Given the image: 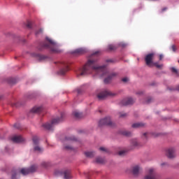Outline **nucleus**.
<instances>
[{"label":"nucleus","mask_w":179,"mask_h":179,"mask_svg":"<svg viewBox=\"0 0 179 179\" xmlns=\"http://www.w3.org/2000/svg\"><path fill=\"white\" fill-rule=\"evenodd\" d=\"M99 150L105 152H108V150L103 147L100 148Z\"/></svg>","instance_id":"nucleus-30"},{"label":"nucleus","mask_w":179,"mask_h":179,"mask_svg":"<svg viewBox=\"0 0 179 179\" xmlns=\"http://www.w3.org/2000/svg\"><path fill=\"white\" fill-rule=\"evenodd\" d=\"M14 127L16 129H20V123H15V124H14Z\"/></svg>","instance_id":"nucleus-38"},{"label":"nucleus","mask_w":179,"mask_h":179,"mask_svg":"<svg viewBox=\"0 0 179 179\" xmlns=\"http://www.w3.org/2000/svg\"><path fill=\"white\" fill-rule=\"evenodd\" d=\"M163 57H164V56H163L162 55H160L159 56V60H162Z\"/></svg>","instance_id":"nucleus-43"},{"label":"nucleus","mask_w":179,"mask_h":179,"mask_svg":"<svg viewBox=\"0 0 179 179\" xmlns=\"http://www.w3.org/2000/svg\"><path fill=\"white\" fill-rule=\"evenodd\" d=\"M147 135H148V133H144V134H143V136L145 138H147Z\"/></svg>","instance_id":"nucleus-44"},{"label":"nucleus","mask_w":179,"mask_h":179,"mask_svg":"<svg viewBox=\"0 0 179 179\" xmlns=\"http://www.w3.org/2000/svg\"><path fill=\"white\" fill-rule=\"evenodd\" d=\"M43 30L41 29H40L38 31H37L36 32H35V34H36V36H38V35L40 34H43Z\"/></svg>","instance_id":"nucleus-32"},{"label":"nucleus","mask_w":179,"mask_h":179,"mask_svg":"<svg viewBox=\"0 0 179 179\" xmlns=\"http://www.w3.org/2000/svg\"><path fill=\"white\" fill-rule=\"evenodd\" d=\"M11 140L16 143H20L25 141V139L22 136H15L11 138Z\"/></svg>","instance_id":"nucleus-11"},{"label":"nucleus","mask_w":179,"mask_h":179,"mask_svg":"<svg viewBox=\"0 0 179 179\" xmlns=\"http://www.w3.org/2000/svg\"><path fill=\"white\" fill-rule=\"evenodd\" d=\"M76 92L78 94H80L82 93V89L78 88L76 90Z\"/></svg>","instance_id":"nucleus-40"},{"label":"nucleus","mask_w":179,"mask_h":179,"mask_svg":"<svg viewBox=\"0 0 179 179\" xmlns=\"http://www.w3.org/2000/svg\"><path fill=\"white\" fill-rule=\"evenodd\" d=\"M3 98V96H0V100Z\"/></svg>","instance_id":"nucleus-48"},{"label":"nucleus","mask_w":179,"mask_h":179,"mask_svg":"<svg viewBox=\"0 0 179 179\" xmlns=\"http://www.w3.org/2000/svg\"><path fill=\"white\" fill-rule=\"evenodd\" d=\"M171 50L173 51V52H176L177 50V48H176V46L173 45L171 46Z\"/></svg>","instance_id":"nucleus-39"},{"label":"nucleus","mask_w":179,"mask_h":179,"mask_svg":"<svg viewBox=\"0 0 179 179\" xmlns=\"http://www.w3.org/2000/svg\"><path fill=\"white\" fill-rule=\"evenodd\" d=\"M45 39L48 42L42 43L41 45V48H38L39 50H42L43 49H49L51 52L55 53L60 52L55 42L48 37H46Z\"/></svg>","instance_id":"nucleus-2"},{"label":"nucleus","mask_w":179,"mask_h":179,"mask_svg":"<svg viewBox=\"0 0 179 179\" xmlns=\"http://www.w3.org/2000/svg\"><path fill=\"white\" fill-rule=\"evenodd\" d=\"M16 173L13 174L12 179H15Z\"/></svg>","instance_id":"nucleus-45"},{"label":"nucleus","mask_w":179,"mask_h":179,"mask_svg":"<svg viewBox=\"0 0 179 179\" xmlns=\"http://www.w3.org/2000/svg\"><path fill=\"white\" fill-rule=\"evenodd\" d=\"M64 149L66 150H73V148L70 145H67V146H64Z\"/></svg>","instance_id":"nucleus-29"},{"label":"nucleus","mask_w":179,"mask_h":179,"mask_svg":"<svg viewBox=\"0 0 179 179\" xmlns=\"http://www.w3.org/2000/svg\"><path fill=\"white\" fill-rule=\"evenodd\" d=\"M167 10H168V8H167V7H164V8H162L161 13H164V12H165V11Z\"/></svg>","instance_id":"nucleus-41"},{"label":"nucleus","mask_w":179,"mask_h":179,"mask_svg":"<svg viewBox=\"0 0 179 179\" xmlns=\"http://www.w3.org/2000/svg\"><path fill=\"white\" fill-rule=\"evenodd\" d=\"M92 71H94V72H96L98 75L101 74V78L107 76V78L104 79L105 84L110 83V80L117 76L116 73H112L110 74L108 73L105 66H99L96 64V59H89L84 67L83 69H80L76 72V74L77 76H84V75L92 73Z\"/></svg>","instance_id":"nucleus-1"},{"label":"nucleus","mask_w":179,"mask_h":179,"mask_svg":"<svg viewBox=\"0 0 179 179\" xmlns=\"http://www.w3.org/2000/svg\"><path fill=\"white\" fill-rule=\"evenodd\" d=\"M34 150L37 151L38 152H42L43 151V150L39 146H36L35 148H34Z\"/></svg>","instance_id":"nucleus-28"},{"label":"nucleus","mask_w":179,"mask_h":179,"mask_svg":"<svg viewBox=\"0 0 179 179\" xmlns=\"http://www.w3.org/2000/svg\"><path fill=\"white\" fill-rule=\"evenodd\" d=\"M165 164H166L165 163H163V164H162L161 165H162V166H164V165H165Z\"/></svg>","instance_id":"nucleus-49"},{"label":"nucleus","mask_w":179,"mask_h":179,"mask_svg":"<svg viewBox=\"0 0 179 179\" xmlns=\"http://www.w3.org/2000/svg\"><path fill=\"white\" fill-rule=\"evenodd\" d=\"M32 141L34 142V145H36L39 143V138L37 136H34L32 138Z\"/></svg>","instance_id":"nucleus-22"},{"label":"nucleus","mask_w":179,"mask_h":179,"mask_svg":"<svg viewBox=\"0 0 179 179\" xmlns=\"http://www.w3.org/2000/svg\"><path fill=\"white\" fill-rule=\"evenodd\" d=\"M146 126L145 123L143 122H136L132 124L133 128H143Z\"/></svg>","instance_id":"nucleus-16"},{"label":"nucleus","mask_w":179,"mask_h":179,"mask_svg":"<svg viewBox=\"0 0 179 179\" xmlns=\"http://www.w3.org/2000/svg\"><path fill=\"white\" fill-rule=\"evenodd\" d=\"M153 99L152 98H148L147 101H145V103H150Z\"/></svg>","instance_id":"nucleus-34"},{"label":"nucleus","mask_w":179,"mask_h":179,"mask_svg":"<svg viewBox=\"0 0 179 179\" xmlns=\"http://www.w3.org/2000/svg\"><path fill=\"white\" fill-rule=\"evenodd\" d=\"M131 144L134 147H138L139 146V143H138L137 140H132L131 142Z\"/></svg>","instance_id":"nucleus-23"},{"label":"nucleus","mask_w":179,"mask_h":179,"mask_svg":"<svg viewBox=\"0 0 179 179\" xmlns=\"http://www.w3.org/2000/svg\"><path fill=\"white\" fill-rule=\"evenodd\" d=\"M37 170V166L34 165L29 169H22L20 171V173H22L24 176L28 175L30 173H34Z\"/></svg>","instance_id":"nucleus-9"},{"label":"nucleus","mask_w":179,"mask_h":179,"mask_svg":"<svg viewBox=\"0 0 179 179\" xmlns=\"http://www.w3.org/2000/svg\"><path fill=\"white\" fill-rule=\"evenodd\" d=\"M155 56V52H151L145 56L144 60L145 62V64L148 66H152L153 62V59Z\"/></svg>","instance_id":"nucleus-8"},{"label":"nucleus","mask_w":179,"mask_h":179,"mask_svg":"<svg viewBox=\"0 0 179 179\" xmlns=\"http://www.w3.org/2000/svg\"><path fill=\"white\" fill-rule=\"evenodd\" d=\"M43 110V106H35L31 109V113L38 114Z\"/></svg>","instance_id":"nucleus-12"},{"label":"nucleus","mask_w":179,"mask_h":179,"mask_svg":"<svg viewBox=\"0 0 179 179\" xmlns=\"http://www.w3.org/2000/svg\"><path fill=\"white\" fill-rule=\"evenodd\" d=\"M113 125L114 124L112 122L111 119L109 116L101 119L99 122V127H103V126L113 127Z\"/></svg>","instance_id":"nucleus-7"},{"label":"nucleus","mask_w":179,"mask_h":179,"mask_svg":"<svg viewBox=\"0 0 179 179\" xmlns=\"http://www.w3.org/2000/svg\"><path fill=\"white\" fill-rule=\"evenodd\" d=\"M55 64H58L60 69L57 72L58 75H66V72L69 71V64L66 62H55Z\"/></svg>","instance_id":"nucleus-4"},{"label":"nucleus","mask_w":179,"mask_h":179,"mask_svg":"<svg viewBox=\"0 0 179 179\" xmlns=\"http://www.w3.org/2000/svg\"><path fill=\"white\" fill-rule=\"evenodd\" d=\"M122 80L124 83H127L129 80V78L125 77V78H122Z\"/></svg>","instance_id":"nucleus-35"},{"label":"nucleus","mask_w":179,"mask_h":179,"mask_svg":"<svg viewBox=\"0 0 179 179\" xmlns=\"http://www.w3.org/2000/svg\"><path fill=\"white\" fill-rule=\"evenodd\" d=\"M36 57L37 60H38L39 62L45 61V60H46L48 58L45 55H38V54H37L36 55Z\"/></svg>","instance_id":"nucleus-17"},{"label":"nucleus","mask_w":179,"mask_h":179,"mask_svg":"<svg viewBox=\"0 0 179 179\" xmlns=\"http://www.w3.org/2000/svg\"><path fill=\"white\" fill-rule=\"evenodd\" d=\"M140 171H141V168L138 166H136L133 168L132 172L134 176H138Z\"/></svg>","instance_id":"nucleus-18"},{"label":"nucleus","mask_w":179,"mask_h":179,"mask_svg":"<svg viewBox=\"0 0 179 179\" xmlns=\"http://www.w3.org/2000/svg\"><path fill=\"white\" fill-rule=\"evenodd\" d=\"M94 155H95L94 152H92V151H87V152H85V155L87 157H90V158L93 157L94 156Z\"/></svg>","instance_id":"nucleus-20"},{"label":"nucleus","mask_w":179,"mask_h":179,"mask_svg":"<svg viewBox=\"0 0 179 179\" xmlns=\"http://www.w3.org/2000/svg\"><path fill=\"white\" fill-rule=\"evenodd\" d=\"M98 54V52H94L93 55H92V56H94V55H97Z\"/></svg>","instance_id":"nucleus-46"},{"label":"nucleus","mask_w":179,"mask_h":179,"mask_svg":"<svg viewBox=\"0 0 179 179\" xmlns=\"http://www.w3.org/2000/svg\"><path fill=\"white\" fill-rule=\"evenodd\" d=\"M178 91H179V87H178Z\"/></svg>","instance_id":"nucleus-52"},{"label":"nucleus","mask_w":179,"mask_h":179,"mask_svg":"<svg viewBox=\"0 0 179 179\" xmlns=\"http://www.w3.org/2000/svg\"><path fill=\"white\" fill-rule=\"evenodd\" d=\"M108 62H112L113 61L111 59L107 60Z\"/></svg>","instance_id":"nucleus-47"},{"label":"nucleus","mask_w":179,"mask_h":179,"mask_svg":"<svg viewBox=\"0 0 179 179\" xmlns=\"http://www.w3.org/2000/svg\"><path fill=\"white\" fill-rule=\"evenodd\" d=\"M117 49V48L115 46V45H109L108 46V50H109V51H114V50H115Z\"/></svg>","instance_id":"nucleus-24"},{"label":"nucleus","mask_w":179,"mask_h":179,"mask_svg":"<svg viewBox=\"0 0 179 179\" xmlns=\"http://www.w3.org/2000/svg\"><path fill=\"white\" fill-rule=\"evenodd\" d=\"M121 134L123 136H127V137H130L132 135V133H131V131H128V130H122L121 131Z\"/></svg>","instance_id":"nucleus-19"},{"label":"nucleus","mask_w":179,"mask_h":179,"mask_svg":"<svg viewBox=\"0 0 179 179\" xmlns=\"http://www.w3.org/2000/svg\"><path fill=\"white\" fill-rule=\"evenodd\" d=\"M178 63H179V61H178Z\"/></svg>","instance_id":"nucleus-53"},{"label":"nucleus","mask_w":179,"mask_h":179,"mask_svg":"<svg viewBox=\"0 0 179 179\" xmlns=\"http://www.w3.org/2000/svg\"><path fill=\"white\" fill-rule=\"evenodd\" d=\"M125 154H126V151L124 150L119 152V155L120 156H124Z\"/></svg>","instance_id":"nucleus-36"},{"label":"nucleus","mask_w":179,"mask_h":179,"mask_svg":"<svg viewBox=\"0 0 179 179\" xmlns=\"http://www.w3.org/2000/svg\"><path fill=\"white\" fill-rule=\"evenodd\" d=\"M117 95L116 93L112 92L109 90H104L101 92H100L98 95L97 97L99 100H103L106 97L110 96V97H114Z\"/></svg>","instance_id":"nucleus-5"},{"label":"nucleus","mask_w":179,"mask_h":179,"mask_svg":"<svg viewBox=\"0 0 179 179\" xmlns=\"http://www.w3.org/2000/svg\"><path fill=\"white\" fill-rule=\"evenodd\" d=\"M176 150L174 148H170L167 150L166 152V156L169 158V159H173V157H176Z\"/></svg>","instance_id":"nucleus-13"},{"label":"nucleus","mask_w":179,"mask_h":179,"mask_svg":"<svg viewBox=\"0 0 179 179\" xmlns=\"http://www.w3.org/2000/svg\"><path fill=\"white\" fill-rule=\"evenodd\" d=\"M31 22H29V21H28V22H27V27L31 29Z\"/></svg>","instance_id":"nucleus-37"},{"label":"nucleus","mask_w":179,"mask_h":179,"mask_svg":"<svg viewBox=\"0 0 179 179\" xmlns=\"http://www.w3.org/2000/svg\"><path fill=\"white\" fill-rule=\"evenodd\" d=\"M152 65L156 66L157 69H162L163 67V64H159L158 62H154Z\"/></svg>","instance_id":"nucleus-26"},{"label":"nucleus","mask_w":179,"mask_h":179,"mask_svg":"<svg viewBox=\"0 0 179 179\" xmlns=\"http://www.w3.org/2000/svg\"><path fill=\"white\" fill-rule=\"evenodd\" d=\"M73 116L76 118H80V117H82V113H79L78 111H74L73 113Z\"/></svg>","instance_id":"nucleus-21"},{"label":"nucleus","mask_w":179,"mask_h":179,"mask_svg":"<svg viewBox=\"0 0 179 179\" xmlns=\"http://www.w3.org/2000/svg\"><path fill=\"white\" fill-rule=\"evenodd\" d=\"M96 163H99V164H103L105 162V160L101 157H97L96 159Z\"/></svg>","instance_id":"nucleus-25"},{"label":"nucleus","mask_w":179,"mask_h":179,"mask_svg":"<svg viewBox=\"0 0 179 179\" xmlns=\"http://www.w3.org/2000/svg\"><path fill=\"white\" fill-rule=\"evenodd\" d=\"M171 72H173V73H178V69L174 68V67L171 68Z\"/></svg>","instance_id":"nucleus-33"},{"label":"nucleus","mask_w":179,"mask_h":179,"mask_svg":"<svg viewBox=\"0 0 179 179\" xmlns=\"http://www.w3.org/2000/svg\"><path fill=\"white\" fill-rule=\"evenodd\" d=\"M64 179H71L72 178L71 172L70 170H66L63 172Z\"/></svg>","instance_id":"nucleus-15"},{"label":"nucleus","mask_w":179,"mask_h":179,"mask_svg":"<svg viewBox=\"0 0 179 179\" xmlns=\"http://www.w3.org/2000/svg\"><path fill=\"white\" fill-rule=\"evenodd\" d=\"M123 47H124L125 45H122Z\"/></svg>","instance_id":"nucleus-51"},{"label":"nucleus","mask_w":179,"mask_h":179,"mask_svg":"<svg viewBox=\"0 0 179 179\" xmlns=\"http://www.w3.org/2000/svg\"><path fill=\"white\" fill-rule=\"evenodd\" d=\"M87 52V50L86 48H78L76 50H75L73 53V54H77V55H83V54H85Z\"/></svg>","instance_id":"nucleus-14"},{"label":"nucleus","mask_w":179,"mask_h":179,"mask_svg":"<svg viewBox=\"0 0 179 179\" xmlns=\"http://www.w3.org/2000/svg\"><path fill=\"white\" fill-rule=\"evenodd\" d=\"M135 103V101L132 98H127L122 101L121 103L122 106H127L132 105Z\"/></svg>","instance_id":"nucleus-10"},{"label":"nucleus","mask_w":179,"mask_h":179,"mask_svg":"<svg viewBox=\"0 0 179 179\" xmlns=\"http://www.w3.org/2000/svg\"><path fill=\"white\" fill-rule=\"evenodd\" d=\"M11 83H12V84H14L15 83H14L13 81H11Z\"/></svg>","instance_id":"nucleus-50"},{"label":"nucleus","mask_w":179,"mask_h":179,"mask_svg":"<svg viewBox=\"0 0 179 179\" xmlns=\"http://www.w3.org/2000/svg\"><path fill=\"white\" fill-rule=\"evenodd\" d=\"M65 118V113H62L59 117L54 118L51 120L50 122H47L43 124V127L48 131H53L54 127L60 122H62Z\"/></svg>","instance_id":"nucleus-3"},{"label":"nucleus","mask_w":179,"mask_h":179,"mask_svg":"<svg viewBox=\"0 0 179 179\" xmlns=\"http://www.w3.org/2000/svg\"><path fill=\"white\" fill-rule=\"evenodd\" d=\"M66 141H76L77 138H76L75 136H71V137H66Z\"/></svg>","instance_id":"nucleus-27"},{"label":"nucleus","mask_w":179,"mask_h":179,"mask_svg":"<svg viewBox=\"0 0 179 179\" xmlns=\"http://www.w3.org/2000/svg\"><path fill=\"white\" fill-rule=\"evenodd\" d=\"M144 179H157L156 169L154 168L147 169Z\"/></svg>","instance_id":"nucleus-6"},{"label":"nucleus","mask_w":179,"mask_h":179,"mask_svg":"<svg viewBox=\"0 0 179 179\" xmlns=\"http://www.w3.org/2000/svg\"><path fill=\"white\" fill-rule=\"evenodd\" d=\"M49 164L48 163H47V162H43V163H41V166H43V167H45V168H47L48 166H49Z\"/></svg>","instance_id":"nucleus-31"},{"label":"nucleus","mask_w":179,"mask_h":179,"mask_svg":"<svg viewBox=\"0 0 179 179\" xmlns=\"http://www.w3.org/2000/svg\"><path fill=\"white\" fill-rule=\"evenodd\" d=\"M127 115V113H121L120 115V117H126Z\"/></svg>","instance_id":"nucleus-42"}]
</instances>
